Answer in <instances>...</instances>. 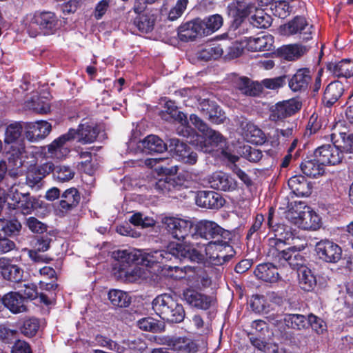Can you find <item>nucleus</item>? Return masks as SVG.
Masks as SVG:
<instances>
[{
	"label": "nucleus",
	"mask_w": 353,
	"mask_h": 353,
	"mask_svg": "<svg viewBox=\"0 0 353 353\" xmlns=\"http://www.w3.org/2000/svg\"><path fill=\"white\" fill-rule=\"evenodd\" d=\"M132 252L137 253L139 260L141 259V262L145 265L163 263L164 261L170 260L172 256L180 260H198L201 256V254L187 246L186 243H170L166 250H152L143 252L134 250Z\"/></svg>",
	"instance_id": "1"
},
{
	"label": "nucleus",
	"mask_w": 353,
	"mask_h": 353,
	"mask_svg": "<svg viewBox=\"0 0 353 353\" xmlns=\"http://www.w3.org/2000/svg\"><path fill=\"white\" fill-rule=\"evenodd\" d=\"M113 255L118 261L114 274L119 279L134 283L148 277V272L145 268L131 265L134 262L139 261L137 252L123 250L114 252Z\"/></svg>",
	"instance_id": "2"
},
{
	"label": "nucleus",
	"mask_w": 353,
	"mask_h": 353,
	"mask_svg": "<svg viewBox=\"0 0 353 353\" xmlns=\"http://www.w3.org/2000/svg\"><path fill=\"white\" fill-rule=\"evenodd\" d=\"M152 309L162 319L171 323H180L185 318V310L170 294L157 296L152 301Z\"/></svg>",
	"instance_id": "3"
},
{
	"label": "nucleus",
	"mask_w": 353,
	"mask_h": 353,
	"mask_svg": "<svg viewBox=\"0 0 353 353\" xmlns=\"http://www.w3.org/2000/svg\"><path fill=\"white\" fill-rule=\"evenodd\" d=\"M59 20L52 12L35 13L27 25V31L30 37H35L41 32L52 34L57 28Z\"/></svg>",
	"instance_id": "4"
},
{
	"label": "nucleus",
	"mask_w": 353,
	"mask_h": 353,
	"mask_svg": "<svg viewBox=\"0 0 353 353\" xmlns=\"http://www.w3.org/2000/svg\"><path fill=\"white\" fill-rule=\"evenodd\" d=\"M190 120L192 125H194L198 130L203 132L205 136V141H208L212 147H219L222 152L223 155L226 157L230 161L234 163L238 161L239 157L236 155H232L224 150L223 148L226 144V139L219 132L210 129L208 127L198 116L196 114H191Z\"/></svg>",
	"instance_id": "5"
},
{
	"label": "nucleus",
	"mask_w": 353,
	"mask_h": 353,
	"mask_svg": "<svg viewBox=\"0 0 353 353\" xmlns=\"http://www.w3.org/2000/svg\"><path fill=\"white\" fill-rule=\"evenodd\" d=\"M161 223L172 237L178 240L188 236L193 226L191 221L175 216H165L162 218Z\"/></svg>",
	"instance_id": "6"
},
{
	"label": "nucleus",
	"mask_w": 353,
	"mask_h": 353,
	"mask_svg": "<svg viewBox=\"0 0 353 353\" xmlns=\"http://www.w3.org/2000/svg\"><path fill=\"white\" fill-rule=\"evenodd\" d=\"M315 251L318 257L326 263H336L342 257V249L336 243L325 239L316 243Z\"/></svg>",
	"instance_id": "7"
},
{
	"label": "nucleus",
	"mask_w": 353,
	"mask_h": 353,
	"mask_svg": "<svg viewBox=\"0 0 353 353\" xmlns=\"http://www.w3.org/2000/svg\"><path fill=\"white\" fill-rule=\"evenodd\" d=\"M76 134L75 130L70 129L66 134L54 140L48 145L49 157L57 159L65 157L70 153V149L67 143L75 139Z\"/></svg>",
	"instance_id": "8"
},
{
	"label": "nucleus",
	"mask_w": 353,
	"mask_h": 353,
	"mask_svg": "<svg viewBox=\"0 0 353 353\" xmlns=\"http://www.w3.org/2000/svg\"><path fill=\"white\" fill-rule=\"evenodd\" d=\"M314 158L324 166L326 165H336L342 161L343 153L335 145H323L318 148L314 152Z\"/></svg>",
	"instance_id": "9"
},
{
	"label": "nucleus",
	"mask_w": 353,
	"mask_h": 353,
	"mask_svg": "<svg viewBox=\"0 0 353 353\" xmlns=\"http://www.w3.org/2000/svg\"><path fill=\"white\" fill-rule=\"evenodd\" d=\"M238 14L241 17L251 14L249 21L256 28H267L270 25V17L262 9L257 8L254 4L250 3L244 8L238 9Z\"/></svg>",
	"instance_id": "10"
},
{
	"label": "nucleus",
	"mask_w": 353,
	"mask_h": 353,
	"mask_svg": "<svg viewBox=\"0 0 353 353\" xmlns=\"http://www.w3.org/2000/svg\"><path fill=\"white\" fill-rule=\"evenodd\" d=\"M301 106L302 103L298 98L279 102L272 109L270 119L276 121L290 117L298 112Z\"/></svg>",
	"instance_id": "11"
},
{
	"label": "nucleus",
	"mask_w": 353,
	"mask_h": 353,
	"mask_svg": "<svg viewBox=\"0 0 353 353\" xmlns=\"http://www.w3.org/2000/svg\"><path fill=\"white\" fill-rule=\"evenodd\" d=\"M275 261L283 266L286 264L289 265L292 269L296 270L297 272L303 267H307L306 259L294 247L282 250L281 252H278L275 256Z\"/></svg>",
	"instance_id": "12"
},
{
	"label": "nucleus",
	"mask_w": 353,
	"mask_h": 353,
	"mask_svg": "<svg viewBox=\"0 0 353 353\" xmlns=\"http://www.w3.org/2000/svg\"><path fill=\"white\" fill-rule=\"evenodd\" d=\"M224 230L216 223L210 221H201L195 226V233L192 237L197 239L199 236L205 240L214 241L221 239Z\"/></svg>",
	"instance_id": "13"
},
{
	"label": "nucleus",
	"mask_w": 353,
	"mask_h": 353,
	"mask_svg": "<svg viewBox=\"0 0 353 353\" xmlns=\"http://www.w3.org/2000/svg\"><path fill=\"white\" fill-rule=\"evenodd\" d=\"M208 182L213 189L232 192L237 188V182L228 174L217 171L208 176Z\"/></svg>",
	"instance_id": "14"
},
{
	"label": "nucleus",
	"mask_w": 353,
	"mask_h": 353,
	"mask_svg": "<svg viewBox=\"0 0 353 353\" xmlns=\"http://www.w3.org/2000/svg\"><path fill=\"white\" fill-rule=\"evenodd\" d=\"M312 28L304 17H296L283 26V31L286 34L299 33L303 40H309L312 38Z\"/></svg>",
	"instance_id": "15"
},
{
	"label": "nucleus",
	"mask_w": 353,
	"mask_h": 353,
	"mask_svg": "<svg viewBox=\"0 0 353 353\" xmlns=\"http://www.w3.org/2000/svg\"><path fill=\"white\" fill-rule=\"evenodd\" d=\"M51 130V124L45 121L28 123L26 125V137L30 142H36L46 138Z\"/></svg>",
	"instance_id": "16"
},
{
	"label": "nucleus",
	"mask_w": 353,
	"mask_h": 353,
	"mask_svg": "<svg viewBox=\"0 0 353 353\" xmlns=\"http://www.w3.org/2000/svg\"><path fill=\"white\" fill-rule=\"evenodd\" d=\"M54 170V164L47 162L39 166L31 168L26 176V183L31 187H40L42 179L48 175Z\"/></svg>",
	"instance_id": "17"
},
{
	"label": "nucleus",
	"mask_w": 353,
	"mask_h": 353,
	"mask_svg": "<svg viewBox=\"0 0 353 353\" xmlns=\"http://www.w3.org/2000/svg\"><path fill=\"white\" fill-rule=\"evenodd\" d=\"M169 147L172 151L174 152L176 156L179 158V160L192 165L196 162V153L190 152L189 147L179 139H170Z\"/></svg>",
	"instance_id": "18"
},
{
	"label": "nucleus",
	"mask_w": 353,
	"mask_h": 353,
	"mask_svg": "<svg viewBox=\"0 0 353 353\" xmlns=\"http://www.w3.org/2000/svg\"><path fill=\"white\" fill-rule=\"evenodd\" d=\"M311 81V71L308 68H301L291 77L288 85L293 92H302L307 89Z\"/></svg>",
	"instance_id": "19"
},
{
	"label": "nucleus",
	"mask_w": 353,
	"mask_h": 353,
	"mask_svg": "<svg viewBox=\"0 0 353 353\" xmlns=\"http://www.w3.org/2000/svg\"><path fill=\"white\" fill-rule=\"evenodd\" d=\"M196 203L202 208L217 209L224 205L225 199L218 192L202 191L198 194Z\"/></svg>",
	"instance_id": "20"
},
{
	"label": "nucleus",
	"mask_w": 353,
	"mask_h": 353,
	"mask_svg": "<svg viewBox=\"0 0 353 353\" xmlns=\"http://www.w3.org/2000/svg\"><path fill=\"white\" fill-rule=\"evenodd\" d=\"M3 305L13 314L26 312L27 301L18 292H10L3 296Z\"/></svg>",
	"instance_id": "21"
},
{
	"label": "nucleus",
	"mask_w": 353,
	"mask_h": 353,
	"mask_svg": "<svg viewBox=\"0 0 353 353\" xmlns=\"http://www.w3.org/2000/svg\"><path fill=\"white\" fill-rule=\"evenodd\" d=\"M178 37L182 41H191L197 37H204L198 19L181 25L179 28Z\"/></svg>",
	"instance_id": "22"
},
{
	"label": "nucleus",
	"mask_w": 353,
	"mask_h": 353,
	"mask_svg": "<svg viewBox=\"0 0 353 353\" xmlns=\"http://www.w3.org/2000/svg\"><path fill=\"white\" fill-rule=\"evenodd\" d=\"M245 48L250 51L270 50L272 48L274 38L270 34H263L257 37L245 39Z\"/></svg>",
	"instance_id": "23"
},
{
	"label": "nucleus",
	"mask_w": 353,
	"mask_h": 353,
	"mask_svg": "<svg viewBox=\"0 0 353 353\" xmlns=\"http://www.w3.org/2000/svg\"><path fill=\"white\" fill-rule=\"evenodd\" d=\"M184 296L189 305L201 310H208L213 303L212 297L194 290H188Z\"/></svg>",
	"instance_id": "24"
},
{
	"label": "nucleus",
	"mask_w": 353,
	"mask_h": 353,
	"mask_svg": "<svg viewBox=\"0 0 353 353\" xmlns=\"http://www.w3.org/2000/svg\"><path fill=\"white\" fill-rule=\"evenodd\" d=\"M254 274L258 279L265 282L274 283L281 279L277 268L270 263L258 265Z\"/></svg>",
	"instance_id": "25"
},
{
	"label": "nucleus",
	"mask_w": 353,
	"mask_h": 353,
	"mask_svg": "<svg viewBox=\"0 0 353 353\" xmlns=\"http://www.w3.org/2000/svg\"><path fill=\"white\" fill-rule=\"evenodd\" d=\"M200 243H196L197 248H195L194 245L186 244L187 246L194 250L199 254H201V259L198 260H190L191 261L201 262L205 257L212 264V256H216V252H218L219 239L214 241H210L206 244L203 243V247L199 246Z\"/></svg>",
	"instance_id": "26"
},
{
	"label": "nucleus",
	"mask_w": 353,
	"mask_h": 353,
	"mask_svg": "<svg viewBox=\"0 0 353 353\" xmlns=\"http://www.w3.org/2000/svg\"><path fill=\"white\" fill-rule=\"evenodd\" d=\"M288 186L293 194L297 196H308L311 188L305 176L296 175L288 180Z\"/></svg>",
	"instance_id": "27"
},
{
	"label": "nucleus",
	"mask_w": 353,
	"mask_h": 353,
	"mask_svg": "<svg viewBox=\"0 0 353 353\" xmlns=\"http://www.w3.org/2000/svg\"><path fill=\"white\" fill-rule=\"evenodd\" d=\"M327 69L337 77L348 78L353 75V61L343 59L337 63H330Z\"/></svg>",
	"instance_id": "28"
},
{
	"label": "nucleus",
	"mask_w": 353,
	"mask_h": 353,
	"mask_svg": "<svg viewBox=\"0 0 353 353\" xmlns=\"http://www.w3.org/2000/svg\"><path fill=\"white\" fill-rule=\"evenodd\" d=\"M300 225L304 230H316L321 226V219L314 211L307 208L299 215Z\"/></svg>",
	"instance_id": "29"
},
{
	"label": "nucleus",
	"mask_w": 353,
	"mask_h": 353,
	"mask_svg": "<svg viewBox=\"0 0 353 353\" xmlns=\"http://www.w3.org/2000/svg\"><path fill=\"white\" fill-rule=\"evenodd\" d=\"M59 208L62 212H68L75 208L79 203L81 196L79 191L71 188L66 190L61 196Z\"/></svg>",
	"instance_id": "30"
},
{
	"label": "nucleus",
	"mask_w": 353,
	"mask_h": 353,
	"mask_svg": "<svg viewBox=\"0 0 353 353\" xmlns=\"http://www.w3.org/2000/svg\"><path fill=\"white\" fill-rule=\"evenodd\" d=\"M75 138L83 144L94 142L99 134V130L96 125L87 123L80 124L79 128L76 130Z\"/></svg>",
	"instance_id": "31"
},
{
	"label": "nucleus",
	"mask_w": 353,
	"mask_h": 353,
	"mask_svg": "<svg viewBox=\"0 0 353 353\" xmlns=\"http://www.w3.org/2000/svg\"><path fill=\"white\" fill-rule=\"evenodd\" d=\"M241 127L243 133L247 141L253 144H261L264 141L263 132L255 125L248 121H243Z\"/></svg>",
	"instance_id": "32"
},
{
	"label": "nucleus",
	"mask_w": 353,
	"mask_h": 353,
	"mask_svg": "<svg viewBox=\"0 0 353 353\" xmlns=\"http://www.w3.org/2000/svg\"><path fill=\"white\" fill-rule=\"evenodd\" d=\"M200 26H202L203 34L208 36L213 34L221 28L223 23V17L215 14L210 15L203 19H198Z\"/></svg>",
	"instance_id": "33"
},
{
	"label": "nucleus",
	"mask_w": 353,
	"mask_h": 353,
	"mask_svg": "<svg viewBox=\"0 0 353 353\" xmlns=\"http://www.w3.org/2000/svg\"><path fill=\"white\" fill-rule=\"evenodd\" d=\"M142 147L145 152L152 154L153 152L161 153L166 150L167 145L158 136L150 134L142 141Z\"/></svg>",
	"instance_id": "34"
},
{
	"label": "nucleus",
	"mask_w": 353,
	"mask_h": 353,
	"mask_svg": "<svg viewBox=\"0 0 353 353\" xmlns=\"http://www.w3.org/2000/svg\"><path fill=\"white\" fill-rule=\"evenodd\" d=\"M343 85L339 81L331 82L325 88L323 99L327 106L336 103L343 93Z\"/></svg>",
	"instance_id": "35"
},
{
	"label": "nucleus",
	"mask_w": 353,
	"mask_h": 353,
	"mask_svg": "<svg viewBox=\"0 0 353 353\" xmlns=\"http://www.w3.org/2000/svg\"><path fill=\"white\" fill-rule=\"evenodd\" d=\"M298 274V283L304 291L310 292L316 285V277L312 270L307 267H303Z\"/></svg>",
	"instance_id": "36"
},
{
	"label": "nucleus",
	"mask_w": 353,
	"mask_h": 353,
	"mask_svg": "<svg viewBox=\"0 0 353 353\" xmlns=\"http://www.w3.org/2000/svg\"><path fill=\"white\" fill-rule=\"evenodd\" d=\"M307 49L299 44H290L281 47L278 50L279 55L285 60L294 61L303 56Z\"/></svg>",
	"instance_id": "37"
},
{
	"label": "nucleus",
	"mask_w": 353,
	"mask_h": 353,
	"mask_svg": "<svg viewBox=\"0 0 353 353\" xmlns=\"http://www.w3.org/2000/svg\"><path fill=\"white\" fill-rule=\"evenodd\" d=\"M236 87L242 94L249 96H257L261 92V85L246 77L239 78L236 82Z\"/></svg>",
	"instance_id": "38"
},
{
	"label": "nucleus",
	"mask_w": 353,
	"mask_h": 353,
	"mask_svg": "<svg viewBox=\"0 0 353 353\" xmlns=\"http://www.w3.org/2000/svg\"><path fill=\"white\" fill-rule=\"evenodd\" d=\"M232 248L226 241L221 239H219L218 252H216V256H212V264L214 265H219L229 260L232 256Z\"/></svg>",
	"instance_id": "39"
},
{
	"label": "nucleus",
	"mask_w": 353,
	"mask_h": 353,
	"mask_svg": "<svg viewBox=\"0 0 353 353\" xmlns=\"http://www.w3.org/2000/svg\"><path fill=\"white\" fill-rule=\"evenodd\" d=\"M300 167L303 173L310 177H316L324 172L323 165L316 158L304 161Z\"/></svg>",
	"instance_id": "40"
},
{
	"label": "nucleus",
	"mask_w": 353,
	"mask_h": 353,
	"mask_svg": "<svg viewBox=\"0 0 353 353\" xmlns=\"http://www.w3.org/2000/svg\"><path fill=\"white\" fill-rule=\"evenodd\" d=\"M173 350L185 353H195L198 350V345L188 336H175Z\"/></svg>",
	"instance_id": "41"
},
{
	"label": "nucleus",
	"mask_w": 353,
	"mask_h": 353,
	"mask_svg": "<svg viewBox=\"0 0 353 353\" xmlns=\"http://www.w3.org/2000/svg\"><path fill=\"white\" fill-rule=\"evenodd\" d=\"M23 271L19 266L10 264L6 259L5 267L2 270V276L6 280L19 282L23 279Z\"/></svg>",
	"instance_id": "42"
},
{
	"label": "nucleus",
	"mask_w": 353,
	"mask_h": 353,
	"mask_svg": "<svg viewBox=\"0 0 353 353\" xmlns=\"http://www.w3.org/2000/svg\"><path fill=\"white\" fill-rule=\"evenodd\" d=\"M108 299L114 306L125 307L130 303L128 294L119 290H110L108 292Z\"/></svg>",
	"instance_id": "43"
},
{
	"label": "nucleus",
	"mask_w": 353,
	"mask_h": 353,
	"mask_svg": "<svg viewBox=\"0 0 353 353\" xmlns=\"http://www.w3.org/2000/svg\"><path fill=\"white\" fill-rule=\"evenodd\" d=\"M224 54L223 48L221 45H210L203 48L198 54L199 59L203 61L216 59Z\"/></svg>",
	"instance_id": "44"
},
{
	"label": "nucleus",
	"mask_w": 353,
	"mask_h": 353,
	"mask_svg": "<svg viewBox=\"0 0 353 353\" xmlns=\"http://www.w3.org/2000/svg\"><path fill=\"white\" fill-rule=\"evenodd\" d=\"M21 228L20 222L16 219H0V234L6 237L18 234Z\"/></svg>",
	"instance_id": "45"
},
{
	"label": "nucleus",
	"mask_w": 353,
	"mask_h": 353,
	"mask_svg": "<svg viewBox=\"0 0 353 353\" xmlns=\"http://www.w3.org/2000/svg\"><path fill=\"white\" fill-rule=\"evenodd\" d=\"M283 320L287 327L292 329L301 330L307 325V320L301 314H285Z\"/></svg>",
	"instance_id": "46"
},
{
	"label": "nucleus",
	"mask_w": 353,
	"mask_h": 353,
	"mask_svg": "<svg viewBox=\"0 0 353 353\" xmlns=\"http://www.w3.org/2000/svg\"><path fill=\"white\" fill-rule=\"evenodd\" d=\"M54 176L60 182L69 181L73 179L75 172L74 169L70 166L60 165L57 167L54 166Z\"/></svg>",
	"instance_id": "47"
},
{
	"label": "nucleus",
	"mask_w": 353,
	"mask_h": 353,
	"mask_svg": "<svg viewBox=\"0 0 353 353\" xmlns=\"http://www.w3.org/2000/svg\"><path fill=\"white\" fill-rule=\"evenodd\" d=\"M154 21L151 16L139 14L134 20V25L139 31L145 33L150 32L154 26Z\"/></svg>",
	"instance_id": "48"
},
{
	"label": "nucleus",
	"mask_w": 353,
	"mask_h": 353,
	"mask_svg": "<svg viewBox=\"0 0 353 353\" xmlns=\"http://www.w3.org/2000/svg\"><path fill=\"white\" fill-rule=\"evenodd\" d=\"M343 122L339 121L334 125V130L336 132L332 134V137H335L336 132L339 133L342 139L343 145L342 147L347 152H353V134L346 135L345 131H341L340 128L343 126Z\"/></svg>",
	"instance_id": "49"
},
{
	"label": "nucleus",
	"mask_w": 353,
	"mask_h": 353,
	"mask_svg": "<svg viewBox=\"0 0 353 353\" xmlns=\"http://www.w3.org/2000/svg\"><path fill=\"white\" fill-rule=\"evenodd\" d=\"M172 117H174L176 121H179L183 126V129L180 130L178 128V133L183 137H190L194 134L193 130L188 125V119L186 115L180 111L176 110Z\"/></svg>",
	"instance_id": "50"
},
{
	"label": "nucleus",
	"mask_w": 353,
	"mask_h": 353,
	"mask_svg": "<svg viewBox=\"0 0 353 353\" xmlns=\"http://www.w3.org/2000/svg\"><path fill=\"white\" fill-rule=\"evenodd\" d=\"M25 193L19 192L15 183H12L7 194V202L10 208L15 209L20 203L21 199Z\"/></svg>",
	"instance_id": "51"
},
{
	"label": "nucleus",
	"mask_w": 353,
	"mask_h": 353,
	"mask_svg": "<svg viewBox=\"0 0 353 353\" xmlns=\"http://www.w3.org/2000/svg\"><path fill=\"white\" fill-rule=\"evenodd\" d=\"M39 327V323L37 319L30 318L23 322L21 331L26 336L31 337L36 334Z\"/></svg>",
	"instance_id": "52"
},
{
	"label": "nucleus",
	"mask_w": 353,
	"mask_h": 353,
	"mask_svg": "<svg viewBox=\"0 0 353 353\" xmlns=\"http://www.w3.org/2000/svg\"><path fill=\"white\" fill-rule=\"evenodd\" d=\"M130 221L133 225L143 228H148L155 224V221L152 217L144 216L141 212L134 214L130 217Z\"/></svg>",
	"instance_id": "53"
},
{
	"label": "nucleus",
	"mask_w": 353,
	"mask_h": 353,
	"mask_svg": "<svg viewBox=\"0 0 353 353\" xmlns=\"http://www.w3.org/2000/svg\"><path fill=\"white\" fill-rule=\"evenodd\" d=\"M34 203L35 199L32 198L29 193H25L17 208H19L24 214H30L34 208Z\"/></svg>",
	"instance_id": "54"
},
{
	"label": "nucleus",
	"mask_w": 353,
	"mask_h": 353,
	"mask_svg": "<svg viewBox=\"0 0 353 353\" xmlns=\"http://www.w3.org/2000/svg\"><path fill=\"white\" fill-rule=\"evenodd\" d=\"M21 134V127L18 124L8 125L6 130L5 141L7 143H14Z\"/></svg>",
	"instance_id": "55"
},
{
	"label": "nucleus",
	"mask_w": 353,
	"mask_h": 353,
	"mask_svg": "<svg viewBox=\"0 0 353 353\" xmlns=\"http://www.w3.org/2000/svg\"><path fill=\"white\" fill-rule=\"evenodd\" d=\"M188 0H177L175 6L170 10L168 19L174 21L179 19L185 10Z\"/></svg>",
	"instance_id": "56"
},
{
	"label": "nucleus",
	"mask_w": 353,
	"mask_h": 353,
	"mask_svg": "<svg viewBox=\"0 0 353 353\" xmlns=\"http://www.w3.org/2000/svg\"><path fill=\"white\" fill-rule=\"evenodd\" d=\"M285 84V76H280L275 78L265 79L261 81V87L267 89L276 90L283 87Z\"/></svg>",
	"instance_id": "57"
},
{
	"label": "nucleus",
	"mask_w": 353,
	"mask_h": 353,
	"mask_svg": "<svg viewBox=\"0 0 353 353\" xmlns=\"http://www.w3.org/2000/svg\"><path fill=\"white\" fill-rule=\"evenodd\" d=\"M174 181L168 178L161 179L156 182L154 188L162 194L169 193L175 188Z\"/></svg>",
	"instance_id": "58"
},
{
	"label": "nucleus",
	"mask_w": 353,
	"mask_h": 353,
	"mask_svg": "<svg viewBox=\"0 0 353 353\" xmlns=\"http://www.w3.org/2000/svg\"><path fill=\"white\" fill-rule=\"evenodd\" d=\"M224 54L222 55L225 59H232L239 57L243 52V47L238 43H232L230 46H226Z\"/></svg>",
	"instance_id": "59"
},
{
	"label": "nucleus",
	"mask_w": 353,
	"mask_h": 353,
	"mask_svg": "<svg viewBox=\"0 0 353 353\" xmlns=\"http://www.w3.org/2000/svg\"><path fill=\"white\" fill-rule=\"evenodd\" d=\"M208 119L213 123L220 124L224 122L225 119V113L218 105L212 106V110L206 116Z\"/></svg>",
	"instance_id": "60"
},
{
	"label": "nucleus",
	"mask_w": 353,
	"mask_h": 353,
	"mask_svg": "<svg viewBox=\"0 0 353 353\" xmlns=\"http://www.w3.org/2000/svg\"><path fill=\"white\" fill-rule=\"evenodd\" d=\"M27 225L34 233H43L47 230V225L45 223L33 216L27 219Z\"/></svg>",
	"instance_id": "61"
},
{
	"label": "nucleus",
	"mask_w": 353,
	"mask_h": 353,
	"mask_svg": "<svg viewBox=\"0 0 353 353\" xmlns=\"http://www.w3.org/2000/svg\"><path fill=\"white\" fill-rule=\"evenodd\" d=\"M307 324H310L312 328L317 333H322L326 327L325 322L321 319L312 314L308 315Z\"/></svg>",
	"instance_id": "62"
},
{
	"label": "nucleus",
	"mask_w": 353,
	"mask_h": 353,
	"mask_svg": "<svg viewBox=\"0 0 353 353\" xmlns=\"http://www.w3.org/2000/svg\"><path fill=\"white\" fill-rule=\"evenodd\" d=\"M112 1L113 0H101L97 4L94 11V17L96 19L99 20L104 16Z\"/></svg>",
	"instance_id": "63"
},
{
	"label": "nucleus",
	"mask_w": 353,
	"mask_h": 353,
	"mask_svg": "<svg viewBox=\"0 0 353 353\" xmlns=\"http://www.w3.org/2000/svg\"><path fill=\"white\" fill-rule=\"evenodd\" d=\"M137 325L141 330L149 332H156L159 330L158 325L152 319L143 318L137 322Z\"/></svg>",
	"instance_id": "64"
}]
</instances>
